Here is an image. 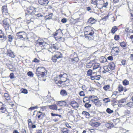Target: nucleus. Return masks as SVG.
I'll return each instance as SVG.
<instances>
[{
  "label": "nucleus",
  "mask_w": 133,
  "mask_h": 133,
  "mask_svg": "<svg viewBox=\"0 0 133 133\" xmlns=\"http://www.w3.org/2000/svg\"><path fill=\"white\" fill-rule=\"evenodd\" d=\"M103 101L105 103H106L110 102V100L108 98H106L103 99Z\"/></svg>",
  "instance_id": "nucleus-52"
},
{
  "label": "nucleus",
  "mask_w": 133,
  "mask_h": 133,
  "mask_svg": "<svg viewBox=\"0 0 133 133\" xmlns=\"http://www.w3.org/2000/svg\"><path fill=\"white\" fill-rule=\"evenodd\" d=\"M38 2L40 4L43 6L47 5L49 3L48 0H38Z\"/></svg>",
  "instance_id": "nucleus-16"
},
{
  "label": "nucleus",
  "mask_w": 133,
  "mask_h": 133,
  "mask_svg": "<svg viewBox=\"0 0 133 133\" xmlns=\"http://www.w3.org/2000/svg\"><path fill=\"white\" fill-rule=\"evenodd\" d=\"M3 26L5 30H8L9 29V28L10 26L9 23L4 25H3Z\"/></svg>",
  "instance_id": "nucleus-37"
},
{
  "label": "nucleus",
  "mask_w": 133,
  "mask_h": 133,
  "mask_svg": "<svg viewBox=\"0 0 133 133\" xmlns=\"http://www.w3.org/2000/svg\"><path fill=\"white\" fill-rule=\"evenodd\" d=\"M53 35L55 39L57 41H60L63 39L62 37V33L60 29L57 30Z\"/></svg>",
  "instance_id": "nucleus-7"
},
{
  "label": "nucleus",
  "mask_w": 133,
  "mask_h": 133,
  "mask_svg": "<svg viewBox=\"0 0 133 133\" xmlns=\"http://www.w3.org/2000/svg\"><path fill=\"white\" fill-rule=\"evenodd\" d=\"M9 77L11 79L14 78V74L13 73H10L9 75Z\"/></svg>",
  "instance_id": "nucleus-60"
},
{
  "label": "nucleus",
  "mask_w": 133,
  "mask_h": 133,
  "mask_svg": "<svg viewBox=\"0 0 133 133\" xmlns=\"http://www.w3.org/2000/svg\"><path fill=\"white\" fill-rule=\"evenodd\" d=\"M96 20L93 18L90 17L88 20L87 23L88 24H93L95 23Z\"/></svg>",
  "instance_id": "nucleus-23"
},
{
  "label": "nucleus",
  "mask_w": 133,
  "mask_h": 133,
  "mask_svg": "<svg viewBox=\"0 0 133 133\" xmlns=\"http://www.w3.org/2000/svg\"><path fill=\"white\" fill-rule=\"evenodd\" d=\"M123 84L124 86L128 85L129 84V82L127 79H124L123 82Z\"/></svg>",
  "instance_id": "nucleus-41"
},
{
  "label": "nucleus",
  "mask_w": 133,
  "mask_h": 133,
  "mask_svg": "<svg viewBox=\"0 0 133 133\" xmlns=\"http://www.w3.org/2000/svg\"><path fill=\"white\" fill-rule=\"evenodd\" d=\"M103 2L104 0H91V3L93 4L96 5L98 9H101L102 8Z\"/></svg>",
  "instance_id": "nucleus-9"
},
{
  "label": "nucleus",
  "mask_w": 133,
  "mask_h": 133,
  "mask_svg": "<svg viewBox=\"0 0 133 133\" xmlns=\"http://www.w3.org/2000/svg\"><path fill=\"white\" fill-rule=\"evenodd\" d=\"M3 97L7 102H8L9 101L11 100L10 96L8 92L4 93Z\"/></svg>",
  "instance_id": "nucleus-19"
},
{
  "label": "nucleus",
  "mask_w": 133,
  "mask_h": 133,
  "mask_svg": "<svg viewBox=\"0 0 133 133\" xmlns=\"http://www.w3.org/2000/svg\"><path fill=\"white\" fill-rule=\"evenodd\" d=\"M28 127L29 129L36 128V125L33 124L32 123L31 119H29L28 120Z\"/></svg>",
  "instance_id": "nucleus-15"
},
{
  "label": "nucleus",
  "mask_w": 133,
  "mask_h": 133,
  "mask_svg": "<svg viewBox=\"0 0 133 133\" xmlns=\"http://www.w3.org/2000/svg\"><path fill=\"white\" fill-rule=\"evenodd\" d=\"M48 107L50 109L53 110H58L59 111L60 110V109H57V107L56 104L49 105Z\"/></svg>",
  "instance_id": "nucleus-21"
},
{
  "label": "nucleus",
  "mask_w": 133,
  "mask_h": 133,
  "mask_svg": "<svg viewBox=\"0 0 133 133\" xmlns=\"http://www.w3.org/2000/svg\"><path fill=\"white\" fill-rule=\"evenodd\" d=\"M107 59L108 60L112 61L113 60V58L112 56H110L107 57Z\"/></svg>",
  "instance_id": "nucleus-62"
},
{
  "label": "nucleus",
  "mask_w": 133,
  "mask_h": 133,
  "mask_svg": "<svg viewBox=\"0 0 133 133\" xmlns=\"http://www.w3.org/2000/svg\"><path fill=\"white\" fill-rule=\"evenodd\" d=\"M32 62L35 63H39L40 62V60L37 58H35L34 59V60L32 61Z\"/></svg>",
  "instance_id": "nucleus-56"
},
{
  "label": "nucleus",
  "mask_w": 133,
  "mask_h": 133,
  "mask_svg": "<svg viewBox=\"0 0 133 133\" xmlns=\"http://www.w3.org/2000/svg\"><path fill=\"white\" fill-rule=\"evenodd\" d=\"M110 86L109 85H105L103 87V89L105 91H107L109 89Z\"/></svg>",
  "instance_id": "nucleus-47"
},
{
  "label": "nucleus",
  "mask_w": 133,
  "mask_h": 133,
  "mask_svg": "<svg viewBox=\"0 0 133 133\" xmlns=\"http://www.w3.org/2000/svg\"><path fill=\"white\" fill-rule=\"evenodd\" d=\"M59 59L57 57L55 56L54 55L52 56V58L51 60L52 61V62L55 63L57 61V59Z\"/></svg>",
  "instance_id": "nucleus-40"
},
{
  "label": "nucleus",
  "mask_w": 133,
  "mask_h": 133,
  "mask_svg": "<svg viewBox=\"0 0 133 133\" xmlns=\"http://www.w3.org/2000/svg\"><path fill=\"white\" fill-rule=\"evenodd\" d=\"M61 130L63 133H68L69 132V130L66 128H62L61 129Z\"/></svg>",
  "instance_id": "nucleus-38"
},
{
  "label": "nucleus",
  "mask_w": 133,
  "mask_h": 133,
  "mask_svg": "<svg viewBox=\"0 0 133 133\" xmlns=\"http://www.w3.org/2000/svg\"><path fill=\"white\" fill-rule=\"evenodd\" d=\"M38 8V7H35L32 5L28 7L25 11V16L27 15H30L34 14L36 12V9Z\"/></svg>",
  "instance_id": "nucleus-5"
},
{
  "label": "nucleus",
  "mask_w": 133,
  "mask_h": 133,
  "mask_svg": "<svg viewBox=\"0 0 133 133\" xmlns=\"http://www.w3.org/2000/svg\"><path fill=\"white\" fill-rule=\"evenodd\" d=\"M6 54L8 56L11 58H14L15 57L13 52L11 50H8Z\"/></svg>",
  "instance_id": "nucleus-17"
},
{
  "label": "nucleus",
  "mask_w": 133,
  "mask_h": 133,
  "mask_svg": "<svg viewBox=\"0 0 133 133\" xmlns=\"http://www.w3.org/2000/svg\"><path fill=\"white\" fill-rule=\"evenodd\" d=\"M120 38V37L119 35H115L114 37V39L116 41H118Z\"/></svg>",
  "instance_id": "nucleus-48"
},
{
  "label": "nucleus",
  "mask_w": 133,
  "mask_h": 133,
  "mask_svg": "<svg viewBox=\"0 0 133 133\" xmlns=\"http://www.w3.org/2000/svg\"><path fill=\"white\" fill-rule=\"evenodd\" d=\"M67 21V20L66 18H64L62 19L61 20V22L63 23H66Z\"/></svg>",
  "instance_id": "nucleus-63"
},
{
  "label": "nucleus",
  "mask_w": 133,
  "mask_h": 133,
  "mask_svg": "<svg viewBox=\"0 0 133 133\" xmlns=\"http://www.w3.org/2000/svg\"><path fill=\"white\" fill-rule=\"evenodd\" d=\"M93 69H97L100 67L99 63H95L94 61V64H93Z\"/></svg>",
  "instance_id": "nucleus-32"
},
{
  "label": "nucleus",
  "mask_w": 133,
  "mask_h": 133,
  "mask_svg": "<svg viewBox=\"0 0 133 133\" xmlns=\"http://www.w3.org/2000/svg\"><path fill=\"white\" fill-rule=\"evenodd\" d=\"M46 72V70L43 67H38L36 70V74L38 78L44 77Z\"/></svg>",
  "instance_id": "nucleus-3"
},
{
  "label": "nucleus",
  "mask_w": 133,
  "mask_h": 133,
  "mask_svg": "<svg viewBox=\"0 0 133 133\" xmlns=\"http://www.w3.org/2000/svg\"><path fill=\"white\" fill-rule=\"evenodd\" d=\"M82 88L83 90H86L87 89V88L84 85H82Z\"/></svg>",
  "instance_id": "nucleus-64"
},
{
  "label": "nucleus",
  "mask_w": 133,
  "mask_h": 133,
  "mask_svg": "<svg viewBox=\"0 0 133 133\" xmlns=\"http://www.w3.org/2000/svg\"><path fill=\"white\" fill-rule=\"evenodd\" d=\"M127 36L129 38V39H131L132 42V43H133V35H130V33L127 32Z\"/></svg>",
  "instance_id": "nucleus-39"
},
{
  "label": "nucleus",
  "mask_w": 133,
  "mask_h": 133,
  "mask_svg": "<svg viewBox=\"0 0 133 133\" xmlns=\"http://www.w3.org/2000/svg\"><path fill=\"white\" fill-rule=\"evenodd\" d=\"M68 75L66 73L61 72L58 76L54 78V82L59 87H65L68 85L69 83V81L68 79Z\"/></svg>",
  "instance_id": "nucleus-1"
},
{
  "label": "nucleus",
  "mask_w": 133,
  "mask_h": 133,
  "mask_svg": "<svg viewBox=\"0 0 133 133\" xmlns=\"http://www.w3.org/2000/svg\"><path fill=\"white\" fill-rule=\"evenodd\" d=\"M92 73V70L91 69H89L87 71V75L88 76H91Z\"/></svg>",
  "instance_id": "nucleus-50"
},
{
  "label": "nucleus",
  "mask_w": 133,
  "mask_h": 133,
  "mask_svg": "<svg viewBox=\"0 0 133 133\" xmlns=\"http://www.w3.org/2000/svg\"><path fill=\"white\" fill-rule=\"evenodd\" d=\"M27 75L28 76H30L33 77L34 75V74L32 72L29 71L27 73Z\"/></svg>",
  "instance_id": "nucleus-57"
},
{
  "label": "nucleus",
  "mask_w": 133,
  "mask_h": 133,
  "mask_svg": "<svg viewBox=\"0 0 133 133\" xmlns=\"http://www.w3.org/2000/svg\"><path fill=\"white\" fill-rule=\"evenodd\" d=\"M36 45L37 46H41L44 49H47L49 46V44L41 39H39L37 41Z\"/></svg>",
  "instance_id": "nucleus-4"
},
{
  "label": "nucleus",
  "mask_w": 133,
  "mask_h": 133,
  "mask_svg": "<svg viewBox=\"0 0 133 133\" xmlns=\"http://www.w3.org/2000/svg\"><path fill=\"white\" fill-rule=\"evenodd\" d=\"M91 101L97 106L99 107L101 105V103L99 100L97 96L94 95L91 98Z\"/></svg>",
  "instance_id": "nucleus-10"
},
{
  "label": "nucleus",
  "mask_w": 133,
  "mask_h": 133,
  "mask_svg": "<svg viewBox=\"0 0 133 133\" xmlns=\"http://www.w3.org/2000/svg\"><path fill=\"white\" fill-rule=\"evenodd\" d=\"M94 64V61H91L88 63L86 65V67L87 68H90L93 66Z\"/></svg>",
  "instance_id": "nucleus-30"
},
{
  "label": "nucleus",
  "mask_w": 133,
  "mask_h": 133,
  "mask_svg": "<svg viewBox=\"0 0 133 133\" xmlns=\"http://www.w3.org/2000/svg\"><path fill=\"white\" fill-rule=\"evenodd\" d=\"M69 104L73 109H76L79 107V104L76 101L73 100L71 101L69 103Z\"/></svg>",
  "instance_id": "nucleus-13"
},
{
  "label": "nucleus",
  "mask_w": 133,
  "mask_h": 133,
  "mask_svg": "<svg viewBox=\"0 0 133 133\" xmlns=\"http://www.w3.org/2000/svg\"><path fill=\"white\" fill-rule=\"evenodd\" d=\"M119 45L124 49H127L126 47L127 45V42H125L124 41H123L122 42H120L119 43Z\"/></svg>",
  "instance_id": "nucleus-25"
},
{
  "label": "nucleus",
  "mask_w": 133,
  "mask_h": 133,
  "mask_svg": "<svg viewBox=\"0 0 133 133\" xmlns=\"http://www.w3.org/2000/svg\"><path fill=\"white\" fill-rule=\"evenodd\" d=\"M51 116H58L59 117L61 118L62 117L61 115H59L57 114H54L53 113H51Z\"/></svg>",
  "instance_id": "nucleus-44"
},
{
  "label": "nucleus",
  "mask_w": 133,
  "mask_h": 133,
  "mask_svg": "<svg viewBox=\"0 0 133 133\" xmlns=\"http://www.w3.org/2000/svg\"><path fill=\"white\" fill-rule=\"evenodd\" d=\"M82 114L85 116L86 118H89L90 117L89 113L86 111H83L82 112Z\"/></svg>",
  "instance_id": "nucleus-28"
},
{
  "label": "nucleus",
  "mask_w": 133,
  "mask_h": 133,
  "mask_svg": "<svg viewBox=\"0 0 133 133\" xmlns=\"http://www.w3.org/2000/svg\"><path fill=\"white\" fill-rule=\"evenodd\" d=\"M54 55L57 57L59 59L62 58L63 57L62 54L59 51L56 52V53Z\"/></svg>",
  "instance_id": "nucleus-27"
},
{
  "label": "nucleus",
  "mask_w": 133,
  "mask_h": 133,
  "mask_svg": "<svg viewBox=\"0 0 133 133\" xmlns=\"http://www.w3.org/2000/svg\"><path fill=\"white\" fill-rule=\"evenodd\" d=\"M2 13L3 15H8L9 14L7 4L3 5L2 8Z\"/></svg>",
  "instance_id": "nucleus-14"
},
{
  "label": "nucleus",
  "mask_w": 133,
  "mask_h": 133,
  "mask_svg": "<svg viewBox=\"0 0 133 133\" xmlns=\"http://www.w3.org/2000/svg\"><path fill=\"white\" fill-rule=\"evenodd\" d=\"M99 60L100 62L102 63H105L107 61V59L103 57H101Z\"/></svg>",
  "instance_id": "nucleus-33"
},
{
  "label": "nucleus",
  "mask_w": 133,
  "mask_h": 133,
  "mask_svg": "<svg viewBox=\"0 0 133 133\" xmlns=\"http://www.w3.org/2000/svg\"><path fill=\"white\" fill-rule=\"evenodd\" d=\"M16 34L18 38L19 39L23 40L28 38L27 34L24 31H22L18 32L16 33Z\"/></svg>",
  "instance_id": "nucleus-6"
},
{
  "label": "nucleus",
  "mask_w": 133,
  "mask_h": 133,
  "mask_svg": "<svg viewBox=\"0 0 133 133\" xmlns=\"http://www.w3.org/2000/svg\"><path fill=\"white\" fill-rule=\"evenodd\" d=\"M118 91L119 92H121L124 90L123 87L121 84H119L118 87Z\"/></svg>",
  "instance_id": "nucleus-36"
},
{
  "label": "nucleus",
  "mask_w": 133,
  "mask_h": 133,
  "mask_svg": "<svg viewBox=\"0 0 133 133\" xmlns=\"http://www.w3.org/2000/svg\"><path fill=\"white\" fill-rule=\"evenodd\" d=\"M59 49L56 44H51L49 45V47L47 49L48 51L52 53H53L56 50H58Z\"/></svg>",
  "instance_id": "nucleus-11"
},
{
  "label": "nucleus",
  "mask_w": 133,
  "mask_h": 133,
  "mask_svg": "<svg viewBox=\"0 0 133 133\" xmlns=\"http://www.w3.org/2000/svg\"><path fill=\"white\" fill-rule=\"evenodd\" d=\"M85 104L84 105V107L86 108H88L91 106V104H89V103H85Z\"/></svg>",
  "instance_id": "nucleus-46"
},
{
  "label": "nucleus",
  "mask_w": 133,
  "mask_h": 133,
  "mask_svg": "<svg viewBox=\"0 0 133 133\" xmlns=\"http://www.w3.org/2000/svg\"><path fill=\"white\" fill-rule=\"evenodd\" d=\"M128 131V130H127L122 128H121L119 129V131L121 133H125Z\"/></svg>",
  "instance_id": "nucleus-43"
},
{
  "label": "nucleus",
  "mask_w": 133,
  "mask_h": 133,
  "mask_svg": "<svg viewBox=\"0 0 133 133\" xmlns=\"http://www.w3.org/2000/svg\"><path fill=\"white\" fill-rule=\"evenodd\" d=\"M60 94L62 96H65L68 95L67 91L65 90L64 89L61 90Z\"/></svg>",
  "instance_id": "nucleus-26"
},
{
  "label": "nucleus",
  "mask_w": 133,
  "mask_h": 133,
  "mask_svg": "<svg viewBox=\"0 0 133 133\" xmlns=\"http://www.w3.org/2000/svg\"><path fill=\"white\" fill-rule=\"evenodd\" d=\"M0 110H1V112L2 113H4L6 111V109L5 107H2L0 108Z\"/></svg>",
  "instance_id": "nucleus-45"
},
{
  "label": "nucleus",
  "mask_w": 133,
  "mask_h": 133,
  "mask_svg": "<svg viewBox=\"0 0 133 133\" xmlns=\"http://www.w3.org/2000/svg\"><path fill=\"white\" fill-rule=\"evenodd\" d=\"M57 105H59L60 106H63L65 105L66 102L64 101H61L57 102Z\"/></svg>",
  "instance_id": "nucleus-31"
},
{
  "label": "nucleus",
  "mask_w": 133,
  "mask_h": 133,
  "mask_svg": "<svg viewBox=\"0 0 133 133\" xmlns=\"http://www.w3.org/2000/svg\"><path fill=\"white\" fill-rule=\"evenodd\" d=\"M101 75H98L96 76H95V79L97 80H99L100 79Z\"/></svg>",
  "instance_id": "nucleus-54"
},
{
  "label": "nucleus",
  "mask_w": 133,
  "mask_h": 133,
  "mask_svg": "<svg viewBox=\"0 0 133 133\" xmlns=\"http://www.w3.org/2000/svg\"><path fill=\"white\" fill-rule=\"evenodd\" d=\"M8 41L11 42L12 41L14 38V36L11 35H10L8 36Z\"/></svg>",
  "instance_id": "nucleus-35"
},
{
  "label": "nucleus",
  "mask_w": 133,
  "mask_h": 133,
  "mask_svg": "<svg viewBox=\"0 0 133 133\" xmlns=\"http://www.w3.org/2000/svg\"><path fill=\"white\" fill-rule=\"evenodd\" d=\"M97 121V118L95 117L93 118L90 121L89 124L93 127L97 128L101 125V123Z\"/></svg>",
  "instance_id": "nucleus-8"
},
{
  "label": "nucleus",
  "mask_w": 133,
  "mask_h": 133,
  "mask_svg": "<svg viewBox=\"0 0 133 133\" xmlns=\"http://www.w3.org/2000/svg\"><path fill=\"white\" fill-rule=\"evenodd\" d=\"M94 28L90 26L85 27L83 29L85 38L89 40H91L94 38L95 32Z\"/></svg>",
  "instance_id": "nucleus-2"
},
{
  "label": "nucleus",
  "mask_w": 133,
  "mask_h": 133,
  "mask_svg": "<svg viewBox=\"0 0 133 133\" xmlns=\"http://www.w3.org/2000/svg\"><path fill=\"white\" fill-rule=\"evenodd\" d=\"M94 95L89 96V97H85L83 99V101L84 103H89L90 101H91V98L94 96Z\"/></svg>",
  "instance_id": "nucleus-18"
},
{
  "label": "nucleus",
  "mask_w": 133,
  "mask_h": 133,
  "mask_svg": "<svg viewBox=\"0 0 133 133\" xmlns=\"http://www.w3.org/2000/svg\"><path fill=\"white\" fill-rule=\"evenodd\" d=\"M20 91L21 93L25 94H27L28 92L26 89L23 88H21L20 90Z\"/></svg>",
  "instance_id": "nucleus-42"
},
{
  "label": "nucleus",
  "mask_w": 133,
  "mask_h": 133,
  "mask_svg": "<svg viewBox=\"0 0 133 133\" xmlns=\"http://www.w3.org/2000/svg\"><path fill=\"white\" fill-rule=\"evenodd\" d=\"M70 61L74 63H76L78 62L79 61V59L77 57H74L73 58H69Z\"/></svg>",
  "instance_id": "nucleus-24"
},
{
  "label": "nucleus",
  "mask_w": 133,
  "mask_h": 133,
  "mask_svg": "<svg viewBox=\"0 0 133 133\" xmlns=\"http://www.w3.org/2000/svg\"><path fill=\"white\" fill-rule=\"evenodd\" d=\"M126 105L130 108H133V102H129L127 103Z\"/></svg>",
  "instance_id": "nucleus-34"
},
{
  "label": "nucleus",
  "mask_w": 133,
  "mask_h": 133,
  "mask_svg": "<svg viewBox=\"0 0 133 133\" xmlns=\"http://www.w3.org/2000/svg\"><path fill=\"white\" fill-rule=\"evenodd\" d=\"M44 114H43V113L41 111H38L37 113L36 117L39 119H42L43 118L44 115Z\"/></svg>",
  "instance_id": "nucleus-22"
},
{
  "label": "nucleus",
  "mask_w": 133,
  "mask_h": 133,
  "mask_svg": "<svg viewBox=\"0 0 133 133\" xmlns=\"http://www.w3.org/2000/svg\"><path fill=\"white\" fill-rule=\"evenodd\" d=\"M79 94L81 96L84 97L85 96V94L84 93V91H80L79 93Z\"/></svg>",
  "instance_id": "nucleus-55"
},
{
  "label": "nucleus",
  "mask_w": 133,
  "mask_h": 133,
  "mask_svg": "<svg viewBox=\"0 0 133 133\" xmlns=\"http://www.w3.org/2000/svg\"><path fill=\"white\" fill-rule=\"evenodd\" d=\"M118 30V28L116 26H114L112 27L111 30V32L113 34H115Z\"/></svg>",
  "instance_id": "nucleus-29"
},
{
  "label": "nucleus",
  "mask_w": 133,
  "mask_h": 133,
  "mask_svg": "<svg viewBox=\"0 0 133 133\" xmlns=\"http://www.w3.org/2000/svg\"><path fill=\"white\" fill-rule=\"evenodd\" d=\"M108 2H106V3H104V1L103 3V5H102V8L103 7H106L107 6H108Z\"/></svg>",
  "instance_id": "nucleus-51"
},
{
  "label": "nucleus",
  "mask_w": 133,
  "mask_h": 133,
  "mask_svg": "<svg viewBox=\"0 0 133 133\" xmlns=\"http://www.w3.org/2000/svg\"><path fill=\"white\" fill-rule=\"evenodd\" d=\"M74 110L72 109H71L67 111L68 114L69 115H72L73 114Z\"/></svg>",
  "instance_id": "nucleus-49"
},
{
  "label": "nucleus",
  "mask_w": 133,
  "mask_h": 133,
  "mask_svg": "<svg viewBox=\"0 0 133 133\" xmlns=\"http://www.w3.org/2000/svg\"><path fill=\"white\" fill-rule=\"evenodd\" d=\"M120 52V48L117 46L112 48L111 52V54L113 56L117 55Z\"/></svg>",
  "instance_id": "nucleus-12"
},
{
  "label": "nucleus",
  "mask_w": 133,
  "mask_h": 133,
  "mask_svg": "<svg viewBox=\"0 0 133 133\" xmlns=\"http://www.w3.org/2000/svg\"><path fill=\"white\" fill-rule=\"evenodd\" d=\"M3 25H4L5 24H7L8 23H9L7 21V20L6 19H4L3 21Z\"/></svg>",
  "instance_id": "nucleus-58"
},
{
  "label": "nucleus",
  "mask_w": 133,
  "mask_h": 133,
  "mask_svg": "<svg viewBox=\"0 0 133 133\" xmlns=\"http://www.w3.org/2000/svg\"><path fill=\"white\" fill-rule=\"evenodd\" d=\"M106 111L109 114H111L113 112L112 110H111L110 108H108L106 110Z\"/></svg>",
  "instance_id": "nucleus-53"
},
{
  "label": "nucleus",
  "mask_w": 133,
  "mask_h": 133,
  "mask_svg": "<svg viewBox=\"0 0 133 133\" xmlns=\"http://www.w3.org/2000/svg\"><path fill=\"white\" fill-rule=\"evenodd\" d=\"M108 67L111 70L115 69V65L114 62H110L108 65Z\"/></svg>",
  "instance_id": "nucleus-20"
},
{
  "label": "nucleus",
  "mask_w": 133,
  "mask_h": 133,
  "mask_svg": "<svg viewBox=\"0 0 133 133\" xmlns=\"http://www.w3.org/2000/svg\"><path fill=\"white\" fill-rule=\"evenodd\" d=\"M38 107L37 106L32 107L29 108V110H32L36 109H37Z\"/></svg>",
  "instance_id": "nucleus-61"
},
{
  "label": "nucleus",
  "mask_w": 133,
  "mask_h": 133,
  "mask_svg": "<svg viewBox=\"0 0 133 133\" xmlns=\"http://www.w3.org/2000/svg\"><path fill=\"white\" fill-rule=\"evenodd\" d=\"M121 63L123 65H125L126 63V61L125 59H123L121 61Z\"/></svg>",
  "instance_id": "nucleus-59"
}]
</instances>
